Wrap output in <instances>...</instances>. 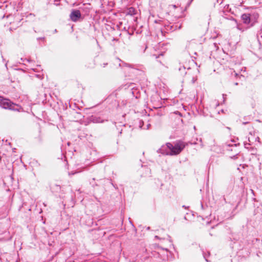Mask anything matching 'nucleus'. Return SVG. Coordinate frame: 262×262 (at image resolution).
Here are the masks:
<instances>
[{
    "label": "nucleus",
    "mask_w": 262,
    "mask_h": 262,
    "mask_svg": "<svg viewBox=\"0 0 262 262\" xmlns=\"http://www.w3.org/2000/svg\"><path fill=\"white\" fill-rule=\"evenodd\" d=\"M153 56L155 57L156 58H157L158 57H159V56H157L156 55H153Z\"/></svg>",
    "instance_id": "aec40b11"
},
{
    "label": "nucleus",
    "mask_w": 262,
    "mask_h": 262,
    "mask_svg": "<svg viewBox=\"0 0 262 262\" xmlns=\"http://www.w3.org/2000/svg\"><path fill=\"white\" fill-rule=\"evenodd\" d=\"M219 12L221 16L225 17L227 15V13L231 12V8H229V5L226 4L224 6H221L219 8Z\"/></svg>",
    "instance_id": "423d86ee"
},
{
    "label": "nucleus",
    "mask_w": 262,
    "mask_h": 262,
    "mask_svg": "<svg viewBox=\"0 0 262 262\" xmlns=\"http://www.w3.org/2000/svg\"><path fill=\"white\" fill-rule=\"evenodd\" d=\"M70 262H75L74 261H70Z\"/></svg>",
    "instance_id": "72a5a7b5"
},
{
    "label": "nucleus",
    "mask_w": 262,
    "mask_h": 262,
    "mask_svg": "<svg viewBox=\"0 0 262 262\" xmlns=\"http://www.w3.org/2000/svg\"><path fill=\"white\" fill-rule=\"evenodd\" d=\"M179 70L180 71H182V72L183 71H185V67L184 66H182V67L181 66V67H179ZM183 74H186L187 72L184 71Z\"/></svg>",
    "instance_id": "ddd939ff"
},
{
    "label": "nucleus",
    "mask_w": 262,
    "mask_h": 262,
    "mask_svg": "<svg viewBox=\"0 0 262 262\" xmlns=\"http://www.w3.org/2000/svg\"><path fill=\"white\" fill-rule=\"evenodd\" d=\"M70 18L73 22H77L82 19L81 14L79 10L72 9L70 14Z\"/></svg>",
    "instance_id": "20e7f679"
},
{
    "label": "nucleus",
    "mask_w": 262,
    "mask_h": 262,
    "mask_svg": "<svg viewBox=\"0 0 262 262\" xmlns=\"http://www.w3.org/2000/svg\"><path fill=\"white\" fill-rule=\"evenodd\" d=\"M226 128H227L228 129H229V130H230V129H231V128H230V127H227Z\"/></svg>",
    "instance_id": "a878e982"
},
{
    "label": "nucleus",
    "mask_w": 262,
    "mask_h": 262,
    "mask_svg": "<svg viewBox=\"0 0 262 262\" xmlns=\"http://www.w3.org/2000/svg\"><path fill=\"white\" fill-rule=\"evenodd\" d=\"M118 60H119V61L121 62V63H120L119 64L120 67H122V66L130 67V66L129 65L128 63L124 62V61H122L120 59H118Z\"/></svg>",
    "instance_id": "9b49d317"
},
{
    "label": "nucleus",
    "mask_w": 262,
    "mask_h": 262,
    "mask_svg": "<svg viewBox=\"0 0 262 262\" xmlns=\"http://www.w3.org/2000/svg\"><path fill=\"white\" fill-rule=\"evenodd\" d=\"M230 19H231V20H233V21H235V23H236V25H237V29H239V30H241L240 25H239V24L237 23V20H236L235 18H233L232 17H231V18H230Z\"/></svg>",
    "instance_id": "f8f14e48"
},
{
    "label": "nucleus",
    "mask_w": 262,
    "mask_h": 262,
    "mask_svg": "<svg viewBox=\"0 0 262 262\" xmlns=\"http://www.w3.org/2000/svg\"><path fill=\"white\" fill-rule=\"evenodd\" d=\"M237 145V144H235L234 145V146H236Z\"/></svg>",
    "instance_id": "c85d7f7f"
},
{
    "label": "nucleus",
    "mask_w": 262,
    "mask_h": 262,
    "mask_svg": "<svg viewBox=\"0 0 262 262\" xmlns=\"http://www.w3.org/2000/svg\"><path fill=\"white\" fill-rule=\"evenodd\" d=\"M214 6L215 7L216 6V3H214Z\"/></svg>",
    "instance_id": "c756f323"
},
{
    "label": "nucleus",
    "mask_w": 262,
    "mask_h": 262,
    "mask_svg": "<svg viewBox=\"0 0 262 262\" xmlns=\"http://www.w3.org/2000/svg\"><path fill=\"white\" fill-rule=\"evenodd\" d=\"M249 145H250V144L247 143H244V146H245V148H248V146H249Z\"/></svg>",
    "instance_id": "f3484780"
},
{
    "label": "nucleus",
    "mask_w": 262,
    "mask_h": 262,
    "mask_svg": "<svg viewBox=\"0 0 262 262\" xmlns=\"http://www.w3.org/2000/svg\"><path fill=\"white\" fill-rule=\"evenodd\" d=\"M0 107L6 110L20 112L22 107L10 100L0 96Z\"/></svg>",
    "instance_id": "f257e3e1"
},
{
    "label": "nucleus",
    "mask_w": 262,
    "mask_h": 262,
    "mask_svg": "<svg viewBox=\"0 0 262 262\" xmlns=\"http://www.w3.org/2000/svg\"><path fill=\"white\" fill-rule=\"evenodd\" d=\"M236 156H237V155H236V156H234V157H234V158H237Z\"/></svg>",
    "instance_id": "cd10ccee"
},
{
    "label": "nucleus",
    "mask_w": 262,
    "mask_h": 262,
    "mask_svg": "<svg viewBox=\"0 0 262 262\" xmlns=\"http://www.w3.org/2000/svg\"><path fill=\"white\" fill-rule=\"evenodd\" d=\"M92 180H93V181H95V178H93Z\"/></svg>",
    "instance_id": "473e14b6"
},
{
    "label": "nucleus",
    "mask_w": 262,
    "mask_h": 262,
    "mask_svg": "<svg viewBox=\"0 0 262 262\" xmlns=\"http://www.w3.org/2000/svg\"><path fill=\"white\" fill-rule=\"evenodd\" d=\"M5 241V239H4V238H0V241Z\"/></svg>",
    "instance_id": "5701e85b"
},
{
    "label": "nucleus",
    "mask_w": 262,
    "mask_h": 262,
    "mask_svg": "<svg viewBox=\"0 0 262 262\" xmlns=\"http://www.w3.org/2000/svg\"><path fill=\"white\" fill-rule=\"evenodd\" d=\"M248 122H244L243 123V124L245 125V124H247Z\"/></svg>",
    "instance_id": "4be33fe9"
},
{
    "label": "nucleus",
    "mask_w": 262,
    "mask_h": 262,
    "mask_svg": "<svg viewBox=\"0 0 262 262\" xmlns=\"http://www.w3.org/2000/svg\"><path fill=\"white\" fill-rule=\"evenodd\" d=\"M228 146H232L233 145H231L230 144H228Z\"/></svg>",
    "instance_id": "bb28decb"
},
{
    "label": "nucleus",
    "mask_w": 262,
    "mask_h": 262,
    "mask_svg": "<svg viewBox=\"0 0 262 262\" xmlns=\"http://www.w3.org/2000/svg\"><path fill=\"white\" fill-rule=\"evenodd\" d=\"M155 237L156 238H159V237L157 235H156Z\"/></svg>",
    "instance_id": "393cba45"
},
{
    "label": "nucleus",
    "mask_w": 262,
    "mask_h": 262,
    "mask_svg": "<svg viewBox=\"0 0 262 262\" xmlns=\"http://www.w3.org/2000/svg\"><path fill=\"white\" fill-rule=\"evenodd\" d=\"M197 78L195 77H193L191 80L192 83H194V82L196 81Z\"/></svg>",
    "instance_id": "dca6fc26"
},
{
    "label": "nucleus",
    "mask_w": 262,
    "mask_h": 262,
    "mask_svg": "<svg viewBox=\"0 0 262 262\" xmlns=\"http://www.w3.org/2000/svg\"><path fill=\"white\" fill-rule=\"evenodd\" d=\"M204 257L205 258L206 261H208V260L207 259V256H206V254H204Z\"/></svg>",
    "instance_id": "a211bd4d"
},
{
    "label": "nucleus",
    "mask_w": 262,
    "mask_h": 262,
    "mask_svg": "<svg viewBox=\"0 0 262 262\" xmlns=\"http://www.w3.org/2000/svg\"><path fill=\"white\" fill-rule=\"evenodd\" d=\"M151 254L153 255V256H154L155 257H159L160 256V254L158 252H155V251L152 252Z\"/></svg>",
    "instance_id": "4468645a"
},
{
    "label": "nucleus",
    "mask_w": 262,
    "mask_h": 262,
    "mask_svg": "<svg viewBox=\"0 0 262 262\" xmlns=\"http://www.w3.org/2000/svg\"><path fill=\"white\" fill-rule=\"evenodd\" d=\"M224 200H225V201L226 202V199L225 198V197H224Z\"/></svg>",
    "instance_id": "2f4dec72"
},
{
    "label": "nucleus",
    "mask_w": 262,
    "mask_h": 262,
    "mask_svg": "<svg viewBox=\"0 0 262 262\" xmlns=\"http://www.w3.org/2000/svg\"><path fill=\"white\" fill-rule=\"evenodd\" d=\"M165 28L167 31L172 32L178 29H180L181 25L178 26V25H171L170 23L166 25L165 24Z\"/></svg>",
    "instance_id": "6e6552de"
},
{
    "label": "nucleus",
    "mask_w": 262,
    "mask_h": 262,
    "mask_svg": "<svg viewBox=\"0 0 262 262\" xmlns=\"http://www.w3.org/2000/svg\"><path fill=\"white\" fill-rule=\"evenodd\" d=\"M257 40L259 44L262 43V30L260 31L257 34Z\"/></svg>",
    "instance_id": "9d476101"
},
{
    "label": "nucleus",
    "mask_w": 262,
    "mask_h": 262,
    "mask_svg": "<svg viewBox=\"0 0 262 262\" xmlns=\"http://www.w3.org/2000/svg\"><path fill=\"white\" fill-rule=\"evenodd\" d=\"M168 146V143H167L166 145H162L161 147L157 150V152L163 155H169L170 150Z\"/></svg>",
    "instance_id": "0eeeda50"
},
{
    "label": "nucleus",
    "mask_w": 262,
    "mask_h": 262,
    "mask_svg": "<svg viewBox=\"0 0 262 262\" xmlns=\"http://www.w3.org/2000/svg\"><path fill=\"white\" fill-rule=\"evenodd\" d=\"M224 1V0H216V3L219 4L220 7L222 6V4Z\"/></svg>",
    "instance_id": "2eb2a0df"
},
{
    "label": "nucleus",
    "mask_w": 262,
    "mask_h": 262,
    "mask_svg": "<svg viewBox=\"0 0 262 262\" xmlns=\"http://www.w3.org/2000/svg\"><path fill=\"white\" fill-rule=\"evenodd\" d=\"M238 84V83L237 82L234 83V85H237Z\"/></svg>",
    "instance_id": "b1692460"
},
{
    "label": "nucleus",
    "mask_w": 262,
    "mask_h": 262,
    "mask_svg": "<svg viewBox=\"0 0 262 262\" xmlns=\"http://www.w3.org/2000/svg\"><path fill=\"white\" fill-rule=\"evenodd\" d=\"M97 181H98V183H96L94 184H93V185H92L93 187L95 190H96V187L103 185V186H102L103 191H104L105 189L104 186L105 185L108 184H111L112 185H113V184L112 183V182L107 179H100V180H98Z\"/></svg>",
    "instance_id": "39448f33"
},
{
    "label": "nucleus",
    "mask_w": 262,
    "mask_h": 262,
    "mask_svg": "<svg viewBox=\"0 0 262 262\" xmlns=\"http://www.w3.org/2000/svg\"><path fill=\"white\" fill-rule=\"evenodd\" d=\"M150 124H148L147 125V129H149V127H150Z\"/></svg>",
    "instance_id": "6ab92c4d"
},
{
    "label": "nucleus",
    "mask_w": 262,
    "mask_h": 262,
    "mask_svg": "<svg viewBox=\"0 0 262 262\" xmlns=\"http://www.w3.org/2000/svg\"><path fill=\"white\" fill-rule=\"evenodd\" d=\"M168 146H169V149L170 150L169 155H177L180 154L182 150L184 148L185 145L183 142H177L173 145L170 143H168Z\"/></svg>",
    "instance_id": "7ed1b4c3"
},
{
    "label": "nucleus",
    "mask_w": 262,
    "mask_h": 262,
    "mask_svg": "<svg viewBox=\"0 0 262 262\" xmlns=\"http://www.w3.org/2000/svg\"><path fill=\"white\" fill-rule=\"evenodd\" d=\"M127 14L133 15L136 14V9L133 7H130L128 9Z\"/></svg>",
    "instance_id": "1a4fd4ad"
},
{
    "label": "nucleus",
    "mask_w": 262,
    "mask_h": 262,
    "mask_svg": "<svg viewBox=\"0 0 262 262\" xmlns=\"http://www.w3.org/2000/svg\"><path fill=\"white\" fill-rule=\"evenodd\" d=\"M234 73V75L235 76H237L238 75V74L235 72V71L233 72Z\"/></svg>",
    "instance_id": "412c9836"
},
{
    "label": "nucleus",
    "mask_w": 262,
    "mask_h": 262,
    "mask_svg": "<svg viewBox=\"0 0 262 262\" xmlns=\"http://www.w3.org/2000/svg\"><path fill=\"white\" fill-rule=\"evenodd\" d=\"M74 173H69V174H74Z\"/></svg>",
    "instance_id": "7c9ffc66"
},
{
    "label": "nucleus",
    "mask_w": 262,
    "mask_h": 262,
    "mask_svg": "<svg viewBox=\"0 0 262 262\" xmlns=\"http://www.w3.org/2000/svg\"><path fill=\"white\" fill-rule=\"evenodd\" d=\"M258 14L251 15L250 13H244L241 16V19L243 24L247 26V28L252 27L258 18Z\"/></svg>",
    "instance_id": "f03ea898"
}]
</instances>
